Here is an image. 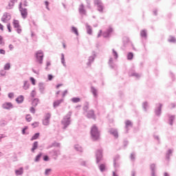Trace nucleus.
<instances>
[{
    "instance_id": "nucleus-1",
    "label": "nucleus",
    "mask_w": 176,
    "mask_h": 176,
    "mask_svg": "<svg viewBox=\"0 0 176 176\" xmlns=\"http://www.w3.org/2000/svg\"><path fill=\"white\" fill-rule=\"evenodd\" d=\"M72 116V111H69L61 120V124L63 125V129L65 130L71 124V117Z\"/></svg>"
},
{
    "instance_id": "nucleus-2",
    "label": "nucleus",
    "mask_w": 176,
    "mask_h": 176,
    "mask_svg": "<svg viewBox=\"0 0 176 176\" xmlns=\"http://www.w3.org/2000/svg\"><path fill=\"white\" fill-rule=\"evenodd\" d=\"M34 57L36 58V63H37V64H38L39 65H42V64H43V57H45V54L43 53V51L40 50L36 52Z\"/></svg>"
},
{
    "instance_id": "nucleus-3",
    "label": "nucleus",
    "mask_w": 176,
    "mask_h": 176,
    "mask_svg": "<svg viewBox=\"0 0 176 176\" xmlns=\"http://www.w3.org/2000/svg\"><path fill=\"white\" fill-rule=\"evenodd\" d=\"M91 137L94 141H97L100 138V131L96 125H94L91 129Z\"/></svg>"
},
{
    "instance_id": "nucleus-4",
    "label": "nucleus",
    "mask_w": 176,
    "mask_h": 176,
    "mask_svg": "<svg viewBox=\"0 0 176 176\" xmlns=\"http://www.w3.org/2000/svg\"><path fill=\"white\" fill-rule=\"evenodd\" d=\"M19 12H20L21 15L22 16V19L25 20V19L28 16V10H27V8H23V3H21V2L19 5Z\"/></svg>"
},
{
    "instance_id": "nucleus-5",
    "label": "nucleus",
    "mask_w": 176,
    "mask_h": 176,
    "mask_svg": "<svg viewBox=\"0 0 176 176\" xmlns=\"http://www.w3.org/2000/svg\"><path fill=\"white\" fill-rule=\"evenodd\" d=\"M94 3L97 6L98 10L100 13H102L104 12V3H102L101 0H94Z\"/></svg>"
},
{
    "instance_id": "nucleus-6",
    "label": "nucleus",
    "mask_w": 176,
    "mask_h": 176,
    "mask_svg": "<svg viewBox=\"0 0 176 176\" xmlns=\"http://www.w3.org/2000/svg\"><path fill=\"white\" fill-rule=\"evenodd\" d=\"M52 118V114L50 113H47L44 116V119H43V126H49L50 124V118Z\"/></svg>"
},
{
    "instance_id": "nucleus-7",
    "label": "nucleus",
    "mask_w": 176,
    "mask_h": 176,
    "mask_svg": "<svg viewBox=\"0 0 176 176\" xmlns=\"http://www.w3.org/2000/svg\"><path fill=\"white\" fill-rule=\"evenodd\" d=\"M48 155L54 157V159L57 160V157L61 155V151L60 150L54 149L48 152Z\"/></svg>"
},
{
    "instance_id": "nucleus-8",
    "label": "nucleus",
    "mask_w": 176,
    "mask_h": 176,
    "mask_svg": "<svg viewBox=\"0 0 176 176\" xmlns=\"http://www.w3.org/2000/svg\"><path fill=\"white\" fill-rule=\"evenodd\" d=\"M84 115H85L86 118L88 119H94V120H96V114L94 113V110L93 109L86 111Z\"/></svg>"
},
{
    "instance_id": "nucleus-9",
    "label": "nucleus",
    "mask_w": 176,
    "mask_h": 176,
    "mask_svg": "<svg viewBox=\"0 0 176 176\" xmlns=\"http://www.w3.org/2000/svg\"><path fill=\"white\" fill-rule=\"evenodd\" d=\"M96 163L98 164L100 160H102V150L99 149L96 153Z\"/></svg>"
},
{
    "instance_id": "nucleus-10",
    "label": "nucleus",
    "mask_w": 176,
    "mask_h": 176,
    "mask_svg": "<svg viewBox=\"0 0 176 176\" xmlns=\"http://www.w3.org/2000/svg\"><path fill=\"white\" fill-rule=\"evenodd\" d=\"M155 113L157 116H160V115H162V107H163V105L158 103L155 104Z\"/></svg>"
},
{
    "instance_id": "nucleus-11",
    "label": "nucleus",
    "mask_w": 176,
    "mask_h": 176,
    "mask_svg": "<svg viewBox=\"0 0 176 176\" xmlns=\"http://www.w3.org/2000/svg\"><path fill=\"white\" fill-rule=\"evenodd\" d=\"M10 19H12V16H10V14L9 12H6L1 18V21H3V23H6V21H9Z\"/></svg>"
},
{
    "instance_id": "nucleus-12",
    "label": "nucleus",
    "mask_w": 176,
    "mask_h": 176,
    "mask_svg": "<svg viewBox=\"0 0 176 176\" xmlns=\"http://www.w3.org/2000/svg\"><path fill=\"white\" fill-rule=\"evenodd\" d=\"M109 133L111 135H113L115 138H119V133L118 132V129L111 128L109 130Z\"/></svg>"
},
{
    "instance_id": "nucleus-13",
    "label": "nucleus",
    "mask_w": 176,
    "mask_h": 176,
    "mask_svg": "<svg viewBox=\"0 0 176 176\" xmlns=\"http://www.w3.org/2000/svg\"><path fill=\"white\" fill-rule=\"evenodd\" d=\"M112 31H113L112 28L107 29V31L102 33L103 38H109V36H111V34H112Z\"/></svg>"
},
{
    "instance_id": "nucleus-14",
    "label": "nucleus",
    "mask_w": 176,
    "mask_h": 176,
    "mask_svg": "<svg viewBox=\"0 0 176 176\" xmlns=\"http://www.w3.org/2000/svg\"><path fill=\"white\" fill-rule=\"evenodd\" d=\"M96 59V54H94L92 56L89 57L88 62L87 63V67H91V64L94 63V60Z\"/></svg>"
},
{
    "instance_id": "nucleus-15",
    "label": "nucleus",
    "mask_w": 176,
    "mask_h": 176,
    "mask_svg": "<svg viewBox=\"0 0 176 176\" xmlns=\"http://www.w3.org/2000/svg\"><path fill=\"white\" fill-rule=\"evenodd\" d=\"M120 159V156L119 155H116L113 158V166L115 168H118L119 167V160Z\"/></svg>"
},
{
    "instance_id": "nucleus-16",
    "label": "nucleus",
    "mask_w": 176,
    "mask_h": 176,
    "mask_svg": "<svg viewBox=\"0 0 176 176\" xmlns=\"http://www.w3.org/2000/svg\"><path fill=\"white\" fill-rule=\"evenodd\" d=\"M2 108H3V109L10 110L13 109V104L12 102H5L2 104Z\"/></svg>"
},
{
    "instance_id": "nucleus-17",
    "label": "nucleus",
    "mask_w": 176,
    "mask_h": 176,
    "mask_svg": "<svg viewBox=\"0 0 176 176\" xmlns=\"http://www.w3.org/2000/svg\"><path fill=\"white\" fill-rule=\"evenodd\" d=\"M150 170L151 171V176H157L156 175V164H151L150 165Z\"/></svg>"
},
{
    "instance_id": "nucleus-18",
    "label": "nucleus",
    "mask_w": 176,
    "mask_h": 176,
    "mask_svg": "<svg viewBox=\"0 0 176 176\" xmlns=\"http://www.w3.org/2000/svg\"><path fill=\"white\" fill-rule=\"evenodd\" d=\"M15 2H17V0H10L8 5L6 7V9H13V8H14Z\"/></svg>"
},
{
    "instance_id": "nucleus-19",
    "label": "nucleus",
    "mask_w": 176,
    "mask_h": 176,
    "mask_svg": "<svg viewBox=\"0 0 176 176\" xmlns=\"http://www.w3.org/2000/svg\"><path fill=\"white\" fill-rule=\"evenodd\" d=\"M38 90L41 94H45V84L43 82L38 83Z\"/></svg>"
},
{
    "instance_id": "nucleus-20",
    "label": "nucleus",
    "mask_w": 176,
    "mask_h": 176,
    "mask_svg": "<svg viewBox=\"0 0 176 176\" xmlns=\"http://www.w3.org/2000/svg\"><path fill=\"white\" fill-rule=\"evenodd\" d=\"M78 11L80 14H86V10H85V6L83 3H82L79 8H78Z\"/></svg>"
},
{
    "instance_id": "nucleus-21",
    "label": "nucleus",
    "mask_w": 176,
    "mask_h": 176,
    "mask_svg": "<svg viewBox=\"0 0 176 176\" xmlns=\"http://www.w3.org/2000/svg\"><path fill=\"white\" fill-rule=\"evenodd\" d=\"M91 91L94 98H97V97H98L97 89H96L94 87H91Z\"/></svg>"
},
{
    "instance_id": "nucleus-22",
    "label": "nucleus",
    "mask_w": 176,
    "mask_h": 176,
    "mask_svg": "<svg viewBox=\"0 0 176 176\" xmlns=\"http://www.w3.org/2000/svg\"><path fill=\"white\" fill-rule=\"evenodd\" d=\"M16 102L17 104H23V102H24V96L23 95H20L16 98Z\"/></svg>"
},
{
    "instance_id": "nucleus-23",
    "label": "nucleus",
    "mask_w": 176,
    "mask_h": 176,
    "mask_svg": "<svg viewBox=\"0 0 176 176\" xmlns=\"http://www.w3.org/2000/svg\"><path fill=\"white\" fill-rule=\"evenodd\" d=\"M74 149L76 152H79L80 153H83V148L79 144L74 145Z\"/></svg>"
},
{
    "instance_id": "nucleus-24",
    "label": "nucleus",
    "mask_w": 176,
    "mask_h": 176,
    "mask_svg": "<svg viewBox=\"0 0 176 176\" xmlns=\"http://www.w3.org/2000/svg\"><path fill=\"white\" fill-rule=\"evenodd\" d=\"M129 127H133V122H131V121L127 120L125 122V129H126V133L129 131Z\"/></svg>"
},
{
    "instance_id": "nucleus-25",
    "label": "nucleus",
    "mask_w": 176,
    "mask_h": 176,
    "mask_svg": "<svg viewBox=\"0 0 176 176\" xmlns=\"http://www.w3.org/2000/svg\"><path fill=\"white\" fill-rule=\"evenodd\" d=\"M30 85L28 80L23 81V90H28V89H30Z\"/></svg>"
},
{
    "instance_id": "nucleus-26",
    "label": "nucleus",
    "mask_w": 176,
    "mask_h": 176,
    "mask_svg": "<svg viewBox=\"0 0 176 176\" xmlns=\"http://www.w3.org/2000/svg\"><path fill=\"white\" fill-rule=\"evenodd\" d=\"M64 101V99L58 100L54 102L53 107L54 108H57V107L60 106V104Z\"/></svg>"
},
{
    "instance_id": "nucleus-27",
    "label": "nucleus",
    "mask_w": 176,
    "mask_h": 176,
    "mask_svg": "<svg viewBox=\"0 0 176 176\" xmlns=\"http://www.w3.org/2000/svg\"><path fill=\"white\" fill-rule=\"evenodd\" d=\"M168 122L170 126H173L174 120H175V116L168 115Z\"/></svg>"
},
{
    "instance_id": "nucleus-28",
    "label": "nucleus",
    "mask_w": 176,
    "mask_h": 176,
    "mask_svg": "<svg viewBox=\"0 0 176 176\" xmlns=\"http://www.w3.org/2000/svg\"><path fill=\"white\" fill-rule=\"evenodd\" d=\"M129 76H134L137 79H139V78H141V74L135 72H129Z\"/></svg>"
},
{
    "instance_id": "nucleus-29",
    "label": "nucleus",
    "mask_w": 176,
    "mask_h": 176,
    "mask_svg": "<svg viewBox=\"0 0 176 176\" xmlns=\"http://www.w3.org/2000/svg\"><path fill=\"white\" fill-rule=\"evenodd\" d=\"M170 156H173V149H169L166 152V160H170Z\"/></svg>"
},
{
    "instance_id": "nucleus-30",
    "label": "nucleus",
    "mask_w": 176,
    "mask_h": 176,
    "mask_svg": "<svg viewBox=\"0 0 176 176\" xmlns=\"http://www.w3.org/2000/svg\"><path fill=\"white\" fill-rule=\"evenodd\" d=\"M86 30L87 32L89 35H91L93 33V30L91 29V26H90L88 23H86Z\"/></svg>"
},
{
    "instance_id": "nucleus-31",
    "label": "nucleus",
    "mask_w": 176,
    "mask_h": 176,
    "mask_svg": "<svg viewBox=\"0 0 176 176\" xmlns=\"http://www.w3.org/2000/svg\"><path fill=\"white\" fill-rule=\"evenodd\" d=\"M38 104H39V98H34L32 100V107H37Z\"/></svg>"
},
{
    "instance_id": "nucleus-32",
    "label": "nucleus",
    "mask_w": 176,
    "mask_h": 176,
    "mask_svg": "<svg viewBox=\"0 0 176 176\" xmlns=\"http://www.w3.org/2000/svg\"><path fill=\"white\" fill-rule=\"evenodd\" d=\"M36 149H38V142H34L33 143L31 151L34 153V152H35Z\"/></svg>"
},
{
    "instance_id": "nucleus-33",
    "label": "nucleus",
    "mask_w": 176,
    "mask_h": 176,
    "mask_svg": "<svg viewBox=\"0 0 176 176\" xmlns=\"http://www.w3.org/2000/svg\"><path fill=\"white\" fill-rule=\"evenodd\" d=\"M72 32H73V34H75L76 36H79V32H78V29L75 28V26L72 27Z\"/></svg>"
},
{
    "instance_id": "nucleus-34",
    "label": "nucleus",
    "mask_w": 176,
    "mask_h": 176,
    "mask_svg": "<svg viewBox=\"0 0 176 176\" xmlns=\"http://www.w3.org/2000/svg\"><path fill=\"white\" fill-rule=\"evenodd\" d=\"M140 36L142 38H144V39H146L147 34H146V30H143L140 31Z\"/></svg>"
},
{
    "instance_id": "nucleus-35",
    "label": "nucleus",
    "mask_w": 176,
    "mask_h": 176,
    "mask_svg": "<svg viewBox=\"0 0 176 176\" xmlns=\"http://www.w3.org/2000/svg\"><path fill=\"white\" fill-rule=\"evenodd\" d=\"M72 102H74V104H77V102H80V98H72L71 99Z\"/></svg>"
},
{
    "instance_id": "nucleus-36",
    "label": "nucleus",
    "mask_w": 176,
    "mask_h": 176,
    "mask_svg": "<svg viewBox=\"0 0 176 176\" xmlns=\"http://www.w3.org/2000/svg\"><path fill=\"white\" fill-rule=\"evenodd\" d=\"M13 25H14V28H20V23H19V21L14 19L13 21Z\"/></svg>"
},
{
    "instance_id": "nucleus-37",
    "label": "nucleus",
    "mask_w": 176,
    "mask_h": 176,
    "mask_svg": "<svg viewBox=\"0 0 176 176\" xmlns=\"http://www.w3.org/2000/svg\"><path fill=\"white\" fill-rule=\"evenodd\" d=\"M23 168H20L19 170H15L16 175H23Z\"/></svg>"
},
{
    "instance_id": "nucleus-38",
    "label": "nucleus",
    "mask_w": 176,
    "mask_h": 176,
    "mask_svg": "<svg viewBox=\"0 0 176 176\" xmlns=\"http://www.w3.org/2000/svg\"><path fill=\"white\" fill-rule=\"evenodd\" d=\"M109 65L112 69L115 68V64H113V58H109Z\"/></svg>"
},
{
    "instance_id": "nucleus-39",
    "label": "nucleus",
    "mask_w": 176,
    "mask_h": 176,
    "mask_svg": "<svg viewBox=\"0 0 176 176\" xmlns=\"http://www.w3.org/2000/svg\"><path fill=\"white\" fill-rule=\"evenodd\" d=\"M60 60L63 67H67V65L65 64V58L64 57V54H61Z\"/></svg>"
},
{
    "instance_id": "nucleus-40",
    "label": "nucleus",
    "mask_w": 176,
    "mask_h": 176,
    "mask_svg": "<svg viewBox=\"0 0 176 176\" xmlns=\"http://www.w3.org/2000/svg\"><path fill=\"white\" fill-rule=\"evenodd\" d=\"M39 135H40V133H35V134L32 137V138L30 139L31 141H34V140H38V138H39Z\"/></svg>"
},
{
    "instance_id": "nucleus-41",
    "label": "nucleus",
    "mask_w": 176,
    "mask_h": 176,
    "mask_svg": "<svg viewBox=\"0 0 176 176\" xmlns=\"http://www.w3.org/2000/svg\"><path fill=\"white\" fill-rule=\"evenodd\" d=\"M168 42H170L171 43H175L176 42L175 37L170 36V38L168 39Z\"/></svg>"
},
{
    "instance_id": "nucleus-42",
    "label": "nucleus",
    "mask_w": 176,
    "mask_h": 176,
    "mask_svg": "<svg viewBox=\"0 0 176 176\" xmlns=\"http://www.w3.org/2000/svg\"><path fill=\"white\" fill-rule=\"evenodd\" d=\"M89 102H86L85 106L83 107V111H84V113L86 114V112L89 111Z\"/></svg>"
},
{
    "instance_id": "nucleus-43",
    "label": "nucleus",
    "mask_w": 176,
    "mask_h": 176,
    "mask_svg": "<svg viewBox=\"0 0 176 176\" xmlns=\"http://www.w3.org/2000/svg\"><path fill=\"white\" fill-rule=\"evenodd\" d=\"M112 54L116 60H117L118 57H119V55L118 54V52L115 50V49L112 50Z\"/></svg>"
},
{
    "instance_id": "nucleus-44",
    "label": "nucleus",
    "mask_w": 176,
    "mask_h": 176,
    "mask_svg": "<svg viewBox=\"0 0 176 176\" xmlns=\"http://www.w3.org/2000/svg\"><path fill=\"white\" fill-rule=\"evenodd\" d=\"M134 57V54H133V52H129L127 54V60H133Z\"/></svg>"
},
{
    "instance_id": "nucleus-45",
    "label": "nucleus",
    "mask_w": 176,
    "mask_h": 176,
    "mask_svg": "<svg viewBox=\"0 0 176 176\" xmlns=\"http://www.w3.org/2000/svg\"><path fill=\"white\" fill-rule=\"evenodd\" d=\"M41 157H42V153H40L36 156V158L34 160V162H38L39 160H41Z\"/></svg>"
},
{
    "instance_id": "nucleus-46",
    "label": "nucleus",
    "mask_w": 176,
    "mask_h": 176,
    "mask_svg": "<svg viewBox=\"0 0 176 176\" xmlns=\"http://www.w3.org/2000/svg\"><path fill=\"white\" fill-rule=\"evenodd\" d=\"M130 160L131 162H135V153H131Z\"/></svg>"
},
{
    "instance_id": "nucleus-47",
    "label": "nucleus",
    "mask_w": 176,
    "mask_h": 176,
    "mask_svg": "<svg viewBox=\"0 0 176 176\" xmlns=\"http://www.w3.org/2000/svg\"><path fill=\"white\" fill-rule=\"evenodd\" d=\"M4 71H9L10 69V63H6L3 67Z\"/></svg>"
},
{
    "instance_id": "nucleus-48",
    "label": "nucleus",
    "mask_w": 176,
    "mask_h": 176,
    "mask_svg": "<svg viewBox=\"0 0 176 176\" xmlns=\"http://www.w3.org/2000/svg\"><path fill=\"white\" fill-rule=\"evenodd\" d=\"M6 124H8V122H6V120H2L0 121V126L1 127H5V126Z\"/></svg>"
},
{
    "instance_id": "nucleus-49",
    "label": "nucleus",
    "mask_w": 176,
    "mask_h": 176,
    "mask_svg": "<svg viewBox=\"0 0 176 176\" xmlns=\"http://www.w3.org/2000/svg\"><path fill=\"white\" fill-rule=\"evenodd\" d=\"M142 108H143L144 111H146V109L148 108V102H143Z\"/></svg>"
},
{
    "instance_id": "nucleus-50",
    "label": "nucleus",
    "mask_w": 176,
    "mask_h": 176,
    "mask_svg": "<svg viewBox=\"0 0 176 176\" xmlns=\"http://www.w3.org/2000/svg\"><path fill=\"white\" fill-rule=\"evenodd\" d=\"M100 170L103 173V171L105 170V165L104 164H102L99 166Z\"/></svg>"
},
{
    "instance_id": "nucleus-51",
    "label": "nucleus",
    "mask_w": 176,
    "mask_h": 176,
    "mask_svg": "<svg viewBox=\"0 0 176 176\" xmlns=\"http://www.w3.org/2000/svg\"><path fill=\"white\" fill-rule=\"evenodd\" d=\"M27 122H31L32 120V117L30 114H28L25 117Z\"/></svg>"
},
{
    "instance_id": "nucleus-52",
    "label": "nucleus",
    "mask_w": 176,
    "mask_h": 176,
    "mask_svg": "<svg viewBox=\"0 0 176 176\" xmlns=\"http://www.w3.org/2000/svg\"><path fill=\"white\" fill-rule=\"evenodd\" d=\"M50 65H52L50 61H47L45 71H49V67H50Z\"/></svg>"
},
{
    "instance_id": "nucleus-53",
    "label": "nucleus",
    "mask_w": 176,
    "mask_h": 176,
    "mask_svg": "<svg viewBox=\"0 0 176 176\" xmlns=\"http://www.w3.org/2000/svg\"><path fill=\"white\" fill-rule=\"evenodd\" d=\"M30 81L32 82V85H33V86H35V85H36V80H35V78H34V77H30Z\"/></svg>"
},
{
    "instance_id": "nucleus-54",
    "label": "nucleus",
    "mask_w": 176,
    "mask_h": 176,
    "mask_svg": "<svg viewBox=\"0 0 176 176\" xmlns=\"http://www.w3.org/2000/svg\"><path fill=\"white\" fill-rule=\"evenodd\" d=\"M30 96L31 97H32V98H34V97L36 96V91H35V90H32V92L30 93Z\"/></svg>"
},
{
    "instance_id": "nucleus-55",
    "label": "nucleus",
    "mask_w": 176,
    "mask_h": 176,
    "mask_svg": "<svg viewBox=\"0 0 176 176\" xmlns=\"http://www.w3.org/2000/svg\"><path fill=\"white\" fill-rule=\"evenodd\" d=\"M50 171H52V169L50 168L45 169V175H49V174H50Z\"/></svg>"
},
{
    "instance_id": "nucleus-56",
    "label": "nucleus",
    "mask_w": 176,
    "mask_h": 176,
    "mask_svg": "<svg viewBox=\"0 0 176 176\" xmlns=\"http://www.w3.org/2000/svg\"><path fill=\"white\" fill-rule=\"evenodd\" d=\"M6 72L5 70H1L0 71V76H6Z\"/></svg>"
},
{
    "instance_id": "nucleus-57",
    "label": "nucleus",
    "mask_w": 176,
    "mask_h": 176,
    "mask_svg": "<svg viewBox=\"0 0 176 176\" xmlns=\"http://www.w3.org/2000/svg\"><path fill=\"white\" fill-rule=\"evenodd\" d=\"M52 146H56V148H60V143H57V142H54V143H52Z\"/></svg>"
},
{
    "instance_id": "nucleus-58",
    "label": "nucleus",
    "mask_w": 176,
    "mask_h": 176,
    "mask_svg": "<svg viewBox=\"0 0 176 176\" xmlns=\"http://www.w3.org/2000/svg\"><path fill=\"white\" fill-rule=\"evenodd\" d=\"M87 2V8H88V9H91V6H90V0H86Z\"/></svg>"
},
{
    "instance_id": "nucleus-59",
    "label": "nucleus",
    "mask_w": 176,
    "mask_h": 176,
    "mask_svg": "<svg viewBox=\"0 0 176 176\" xmlns=\"http://www.w3.org/2000/svg\"><path fill=\"white\" fill-rule=\"evenodd\" d=\"M28 129V126H25L23 129H22V134L24 135H25V131Z\"/></svg>"
},
{
    "instance_id": "nucleus-60",
    "label": "nucleus",
    "mask_w": 176,
    "mask_h": 176,
    "mask_svg": "<svg viewBox=\"0 0 176 176\" xmlns=\"http://www.w3.org/2000/svg\"><path fill=\"white\" fill-rule=\"evenodd\" d=\"M30 111L31 113L34 114L35 113V107H30Z\"/></svg>"
},
{
    "instance_id": "nucleus-61",
    "label": "nucleus",
    "mask_w": 176,
    "mask_h": 176,
    "mask_svg": "<svg viewBox=\"0 0 176 176\" xmlns=\"http://www.w3.org/2000/svg\"><path fill=\"white\" fill-rule=\"evenodd\" d=\"M7 28H8L9 32H12V27L10 26V23H8L7 25Z\"/></svg>"
},
{
    "instance_id": "nucleus-62",
    "label": "nucleus",
    "mask_w": 176,
    "mask_h": 176,
    "mask_svg": "<svg viewBox=\"0 0 176 176\" xmlns=\"http://www.w3.org/2000/svg\"><path fill=\"white\" fill-rule=\"evenodd\" d=\"M43 161H44V162H49V156H47V155H44V156H43Z\"/></svg>"
},
{
    "instance_id": "nucleus-63",
    "label": "nucleus",
    "mask_w": 176,
    "mask_h": 176,
    "mask_svg": "<svg viewBox=\"0 0 176 176\" xmlns=\"http://www.w3.org/2000/svg\"><path fill=\"white\" fill-rule=\"evenodd\" d=\"M14 96V94H13V93H9L8 94V98H13Z\"/></svg>"
},
{
    "instance_id": "nucleus-64",
    "label": "nucleus",
    "mask_w": 176,
    "mask_h": 176,
    "mask_svg": "<svg viewBox=\"0 0 176 176\" xmlns=\"http://www.w3.org/2000/svg\"><path fill=\"white\" fill-rule=\"evenodd\" d=\"M53 80V75L49 74L48 75V80Z\"/></svg>"
}]
</instances>
